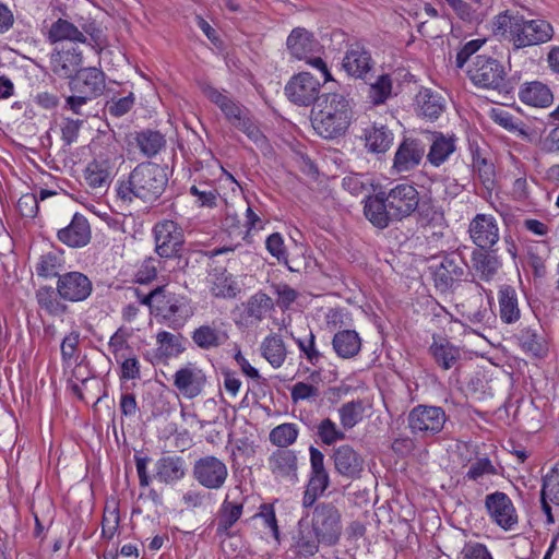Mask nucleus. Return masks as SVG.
<instances>
[{
	"instance_id": "obj_1",
	"label": "nucleus",
	"mask_w": 559,
	"mask_h": 559,
	"mask_svg": "<svg viewBox=\"0 0 559 559\" xmlns=\"http://www.w3.org/2000/svg\"><path fill=\"white\" fill-rule=\"evenodd\" d=\"M418 190L409 183H397L388 191H379L365 200L364 214L377 228L409 217L419 205Z\"/></svg>"
},
{
	"instance_id": "obj_2",
	"label": "nucleus",
	"mask_w": 559,
	"mask_h": 559,
	"mask_svg": "<svg viewBox=\"0 0 559 559\" xmlns=\"http://www.w3.org/2000/svg\"><path fill=\"white\" fill-rule=\"evenodd\" d=\"M167 182V175L158 164L144 162L136 165L126 179L117 182L116 192L124 203H131L134 199L153 202L163 194Z\"/></svg>"
},
{
	"instance_id": "obj_3",
	"label": "nucleus",
	"mask_w": 559,
	"mask_h": 559,
	"mask_svg": "<svg viewBox=\"0 0 559 559\" xmlns=\"http://www.w3.org/2000/svg\"><path fill=\"white\" fill-rule=\"evenodd\" d=\"M353 108L342 94H324L311 110V124L323 139L333 140L343 136L353 120Z\"/></svg>"
},
{
	"instance_id": "obj_4",
	"label": "nucleus",
	"mask_w": 559,
	"mask_h": 559,
	"mask_svg": "<svg viewBox=\"0 0 559 559\" xmlns=\"http://www.w3.org/2000/svg\"><path fill=\"white\" fill-rule=\"evenodd\" d=\"M469 80L478 87L509 93L511 82L504 66L497 59L485 55L476 56L467 70Z\"/></svg>"
},
{
	"instance_id": "obj_5",
	"label": "nucleus",
	"mask_w": 559,
	"mask_h": 559,
	"mask_svg": "<svg viewBox=\"0 0 559 559\" xmlns=\"http://www.w3.org/2000/svg\"><path fill=\"white\" fill-rule=\"evenodd\" d=\"M552 25L543 19L525 20L516 15L510 26V43L514 49L542 45L552 39Z\"/></svg>"
},
{
	"instance_id": "obj_6",
	"label": "nucleus",
	"mask_w": 559,
	"mask_h": 559,
	"mask_svg": "<svg viewBox=\"0 0 559 559\" xmlns=\"http://www.w3.org/2000/svg\"><path fill=\"white\" fill-rule=\"evenodd\" d=\"M312 532L323 545L333 546L342 535V513L332 502H320L314 506L311 514Z\"/></svg>"
},
{
	"instance_id": "obj_7",
	"label": "nucleus",
	"mask_w": 559,
	"mask_h": 559,
	"mask_svg": "<svg viewBox=\"0 0 559 559\" xmlns=\"http://www.w3.org/2000/svg\"><path fill=\"white\" fill-rule=\"evenodd\" d=\"M467 250L466 246L459 247L455 251L444 254L440 264L433 267L432 275L437 289L447 292L466 275L468 265L465 251Z\"/></svg>"
},
{
	"instance_id": "obj_8",
	"label": "nucleus",
	"mask_w": 559,
	"mask_h": 559,
	"mask_svg": "<svg viewBox=\"0 0 559 559\" xmlns=\"http://www.w3.org/2000/svg\"><path fill=\"white\" fill-rule=\"evenodd\" d=\"M447 421L445 412L439 406L417 405L407 416L412 433L420 438H429L442 431Z\"/></svg>"
},
{
	"instance_id": "obj_9",
	"label": "nucleus",
	"mask_w": 559,
	"mask_h": 559,
	"mask_svg": "<svg viewBox=\"0 0 559 559\" xmlns=\"http://www.w3.org/2000/svg\"><path fill=\"white\" fill-rule=\"evenodd\" d=\"M193 478L204 488L218 490L224 487L227 477V465L214 455H205L197 460L192 468Z\"/></svg>"
},
{
	"instance_id": "obj_10",
	"label": "nucleus",
	"mask_w": 559,
	"mask_h": 559,
	"mask_svg": "<svg viewBox=\"0 0 559 559\" xmlns=\"http://www.w3.org/2000/svg\"><path fill=\"white\" fill-rule=\"evenodd\" d=\"M155 251L160 258L180 255L185 237L181 227L174 221H163L154 226Z\"/></svg>"
},
{
	"instance_id": "obj_11",
	"label": "nucleus",
	"mask_w": 559,
	"mask_h": 559,
	"mask_svg": "<svg viewBox=\"0 0 559 559\" xmlns=\"http://www.w3.org/2000/svg\"><path fill=\"white\" fill-rule=\"evenodd\" d=\"M321 82L309 72L294 75L285 86L287 98L298 106H310L319 102Z\"/></svg>"
},
{
	"instance_id": "obj_12",
	"label": "nucleus",
	"mask_w": 559,
	"mask_h": 559,
	"mask_svg": "<svg viewBox=\"0 0 559 559\" xmlns=\"http://www.w3.org/2000/svg\"><path fill=\"white\" fill-rule=\"evenodd\" d=\"M485 508L492 522L504 531L514 530L519 523L516 509L506 492L495 491L487 495Z\"/></svg>"
},
{
	"instance_id": "obj_13",
	"label": "nucleus",
	"mask_w": 559,
	"mask_h": 559,
	"mask_svg": "<svg viewBox=\"0 0 559 559\" xmlns=\"http://www.w3.org/2000/svg\"><path fill=\"white\" fill-rule=\"evenodd\" d=\"M57 293L59 297L69 302L86 300L93 293V283L90 277L79 271H70L58 275Z\"/></svg>"
},
{
	"instance_id": "obj_14",
	"label": "nucleus",
	"mask_w": 559,
	"mask_h": 559,
	"mask_svg": "<svg viewBox=\"0 0 559 559\" xmlns=\"http://www.w3.org/2000/svg\"><path fill=\"white\" fill-rule=\"evenodd\" d=\"M426 146L429 145L426 155L427 162L433 167L443 165L456 151L457 138L455 134H444L439 131H421Z\"/></svg>"
},
{
	"instance_id": "obj_15",
	"label": "nucleus",
	"mask_w": 559,
	"mask_h": 559,
	"mask_svg": "<svg viewBox=\"0 0 559 559\" xmlns=\"http://www.w3.org/2000/svg\"><path fill=\"white\" fill-rule=\"evenodd\" d=\"M173 378L176 390L188 400L201 395L207 382L204 371L192 362L178 369Z\"/></svg>"
},
{
	"instance_id": "obj_16",
	"label": "nucleus",
	"mask_w": 559,
	"mask_h": 559,
	"mask_svg": "<svg viewBox=\"0 0 559 559\" xmlns=\"http://www.w3.org/2000/svg\"><path fill=\"white\" fill-rule=\"evenodd\" d=\"M72 93H79L88 99L102 95L105 90V74L96 68L80 69L69 81Z\"/></svg>"
},
{
	"instance_id": "obj_17",
	"label": "nucleus",
	"mask_w": 559,
	"mask_h": 559,
	"mask_svg": "<svg viewBox=\"0 0 559 559\" xmlns=\"http://www.w3.org/2000/svg\"><path fill=\"white\" fill-rule=\"evenodd\" d=\"M469 237L479 249H489L499 241L497 219L487 214H477L468 226Z\"/></svg>"
},
{
	"instance_id": "obj_18",
	"label": "nucleus",
	"mask_w": 559,
	"mask_h": 559,
	"mask_svg": "<svg viewBox=\"0 0 559 559\" xmlns=\"http://www.w3.org/2000/svg\"><path fill=\"white\" fill-rule=\"evenodd\" d=\"M426 152V143L421 139L406 138L399 145L393 160V168L397 173H405L417 167Z\"/></svg>"
},
{
	"instance_id": "obj_19",
	"label": "nucleus",
	"mask_w": 559,
	"mask_h": 559,
	"mask_svg": "<svg viewBox=\"0 0 559 559\" xmlns=\"http://www.w3.org/2000/svg\"><path fill=\"white\" fill-rule=\"evenodd\" d=\"M335 471L347 479H358L364 471V459L350 445L343 444L333 450Z\"/></svg>"
},
{
	"instance_id": "obj_20",
	"label": "nucleus",
	"mask_w": 559,
	"mask_h": 559,
	"mask_svg": "<svg viewBox=\"0 0 559 559\" xmlns=\"http://www.w3.org/2000/svg\"><path fill=\"white\" fill-rule=\"evenodd\" d=\"M58 240L70 248H82L91 241V227L87 218L75 213L71 222L57 233Z\"/></svg>"
},
{
	"instance_id": "obj_21",
	"label": "nucleus",
	"mask_w": 559,
	"mask_h": 559,
	"mask_svg": "<svg viewBox=\"0 0 559 559\" xmlns=\"http://www.w3.org/2000/svg\"><path fill=\"white\" fill-rule=\"evenodd\" d=\"M267 466L276 479L297 480L298 459L294 450L274 451L267 460Z\"/></svg>"
},
{
	"instance_id": "obj_22",
	"label": "nucleus",
	"mask_w": 559,
	"mask_h": 559,
	"mask_svg": "<svg viewBox=\"0 0 559 559\" xmlns=\"http://www.w3.org/2000/svg\"><path fill=\"white\" fill-rule=\"evenodd\" d=\"M370 52L358 44L352 45L343 58L342 67L348 75L357 79H366L373 68Z\"/></svg>"
},
{
	"instance_id": "obj_23",
	"label": "nucleus",
	"mask_w": 559,
	"mask_h": 559,
	"mask_svg": "<svg viewBox=\"0 0 559 559\" xmlns=\"http://www.w3.org/2000/svg\"><path fill=\"white\" fill-rule=\"evenodd\" d=\"M550 503L559 507V462L556 463L545 476H543L540 506L542 511L546 515L547 524L555 523Z\"/></svg>"
},
{
	"instance_id": "obj_24",
	"label": "nucleus",
	"mask_w": 559,
	"mask_h": 559,
	"mask_svg": "<svg viewBox=\"0 0 559 559\" xmlns=\"http://www.w3.org/2000/svg\"><path fill=\"white\" fill-rule=\"evenodd\" d=\"M82 52L76 48L55 50L50 56L51 71L59 78L69 79L80 70Z\"/></svg>"
},
{
	"instance_id": "obj_25",
	"label": "nucleus",
	"mask_w": 559,
	"mask_h": 559,
	"mask_svg": "<svg viewBox=\"0 0 559 559\" xmlns=\"http://www.w3.org/2000/svg\"><path fill=\"white\" fill-rule=\"evenodd\" d=\"M287 49L292 57L304 60L319 51L320 45L313 35L305 28L297 27L287 37Z\"/></svg>"
},
{
	"instance_id": "obj_26",
	"label": "nucleus",
	"mask_w": 559,
	"mask_h": 559,
	"mask_svg": "<svg viewBox=\"0 0 559 559\" xmlns=\"http://www.w3.org/2000/svg\"><path fill=\"white\" fill-rule=\"evenodd\" d=\"M520 100L532 107L546 108L554 102L551 90L539 81L526 82L521 85L519 91Z\"/></svg>"
},
{
	"instance_id": "obj_27",
	"label": "nucleus",
	"mask_w": 559,
	"mask_h": 559,
	"mask_svg": "<svg viewBox=\"0 0 559 559\" xmlns=\"http://www.w3.org/2000/svg\"><path fill=\"white\" fill-rule=\"evenodd\" d=\"M216 322L202 324L192 332L193 343L203 350L217 348L226 343L228 334Z\"/></svg>"
},
{
	"instance_id": "obj_28",
	"label": "nucleus",
	"mask_w": 559,
	"mask_h": 559,
	"mask_svg": "<svg viewBox=\"0 0 559 559\" xmlns=\"http://www.w3.org/2000/svg\"><path fill=\"white\" fill-rule=\"evenodd\" d=\"M499 316L502 322L511 324L521 317L519 298L515 288L511 285H501L498 290Z\"/></svg>"
},
{
	"instance_id": "obj_29",
	"label": "nucleus",
	"mask_w": 559,
	"mask_h": 559,
	"mask_svg": "<svg viewBox=\"0 0 559 559\" xmlns=\"http://www.w3.org/2000/svg\"><path fill=\"white\" fill-rule=\"evenodd\" d=\"M242 511L243 502L229 501L227 496L217 512L216 535L230 536V528L240 519Z\"/></svg>"
},
{
	"instance_id": "obj_30",
	"label": "nucleus",
	"mask_w": 559,
	"mask_h": 559,
	"mask_svg": "<svg viewBox=\"0 0 559 559\" xmlns=\"http://www.w3.org/2000/svg\"><path fill=\"white\" fill-rule=\"evenodd\" d=\"M485 249H474L472 252V269L477 273L480 280L489 282L501 267L499 258Z\"/></svg>"
},
{
	"instance_id": "obj_31",
	"label": "nucleus",
	"mask_w": 559,
	"mask_h": 559,
	"mask_svg": "<svg viewBox=\"0 0 559 559\" xmlns=\"http://www.w3.org/2000/svg\"><path fill=\"white\" fill-rule=\"evenodd\" d=\"M522 350L532 357L544 358L548 354V345L542 333L532 328H523L518 334Z\"/></svg>"
},
{
	"instance_id": "obj_32",
	"label": "nucleus",
	"mask_w": 559,
	"mask_h": 559,
	"mask_svg": "<svg viewBox=\"0 0 559 559\" xmlns=\"http://www.w3.org/2000/svg\"><path fill=\"white\" fill-rule=\"evenodd\" d=\"M333 349L341 358L355 357L361 348V340L355 330H342L332 340Z\"/></svg>"
},
{
	"instance_id": "obj_33",
	"label": "nucleus",
	"mask_w": 559,
	"mask_h": 559,
	"mask_svg": "<svg viewBox=\"0 0 559 559\" xmlns=\"http://www.w3.org/2000/svg\"><path fill=\"white\" fill-rule=\"evenodd\" d=\"M261 354L273 368L283 366L287 349L283 337L280 334L272 333L261 343Z\"/></svg>"
},
{
	"instance_id": "obj_34",
	"label": "nucleus",
	"mask_w": 559,
	"mask_h": 559,
	"mask_svg": "<svg viewBox=\"0 0 559 559\" xmlns=\"http://www.w3.org/2000/svg\"><path fill=\"white\" fill-rule=\"evenodd\" d=\"M416 102L419 114L429 120L438 119L445 108L443 97L429 88L421 90L416 96Z\"/></svg>"
},
{
	"instance_id": "obj_35",
	"label": "nucleus",
	"mask_w": 559,
	"mask_h": 559,
	"mask_svg": "<svg viewBox=\"0 0 559 559\" xmlns=\"http://www.w3.org/2000/svg\"><path fill=\"white\" fill-rule=\"evenodd\" d=\"M429 352L433 357L436 364L444 370L451 369L460 358V350L445 338L437 340L433 336V342L429 347Z\"/></svg>"
},
{
	"instance_id": "obj_36",
	"label": "nucleus",
	"mask_w": 559,
	"mask_h": 559,
	"mask_svg": "<svg viewBox=\"0 0 559 559\" xmlns=\"http://www.w3.org/2000/svg\"><path fill=\"white\" fill-rule=\"evenodd\" d=\"M155 477L165 484L180 480L185 476L183 461L179 456H163L155 465Z\"/></svg>"
},
{
	"instance_id": "obj_37",
	"label": "nucleus",
	"mask_w": 559,
	"mask_h": 559,
	"mask_svg": "<svg viewBox=\"0 0 559 559\" xmlns=\"http://www.w3.org/2000/svg\"><path fill=\"white\" fill-rule=\"evenodd\" d=\"M393 143V133L383 124H373L365 130V145L371 153H384Z\"/></svg>"
},
{
	"instance_id": "obj_38",
	"label": "nucleus",
	"mask_w": 559,
	"mask_h": 559,
	"mask_svg": "<svg viewBox=\"0 0 559 559\" xmlns=\"http://www.w3.org/2000/svg\"><path fill=\"white\" fill-rule=\"evenodd\" d=\"M211 293L217 298H234L239 288L231 274L226 270L215 269L210 275Z\"/></svg>"
},
{
	"instance_id": "obj_39",
	"label": "nucleus",
	"mask_w": 559,
	"mask_h": 559,
	"mask_svg": "<svg viewBox=\"0 0 559 559\" xmlns=\"http://www.w3.org/2000/svg\"><path fill=\"white\" fill-rule=\"evenodd\" d=\"M48 39L52 44L64 40L85 43L86 36L73 23L58 19L49 28Z\"/></svg>"
},
{
	"instance_id": "obj_40",
	"label": "nucleus",
	"mask_w": 559,
	"mask_h": 559,
	"mask_svg": "<svg viewBox=\"0 0 559 559\" xmlns=\"http://www.w3.org/2000/svg\"><path fill=\"white\" fill-rule=\"evenodd\" d=\"M309 451L311 472L308 485L325 491L330 486V476L324 466V455L314 447H310Z\"/></svg>"
},
{
	"instance_id": "obj_41",
	"label": "nucleus",
	"mask_w": 559,
	"mask_h": 559,
	"mask_svg": "<svg viewBox=\"0 0 559 559\" xmlns=\"http://www.w3.org/2000/svg\"><path fill=\"white\" fill-rule=\"evenodd\" d=\"M134 140L141 153L146 157L157 155L166 145L165 136L159 131L151 129L136 132Z\"/></svg>"
},
{
	"instance_id": "obj_42",
	"label": "nucleus",
	"mask_w": 559,
	"mask_h": 559,
	"mask_svg": "<svg viewBox=\"0 0 559 559\" xmlns=\"http://www.w3.org/2000/svg\"><path fill=\"white\" fill-rule=\"evenodd\" d=\"M36 300L40 309L50 316H61L66 313L67 306L61 302L57 288L51 286H41L36 290Z\"/></svg>"
},
{
	"instance_id": "obj_43",
	"label": "nucleus",
	"mask_w": 559,
	"mask_h": 559,
	"mask_svg": "<svg viewBox=\"0 0 559 559\" xmlns=\"http://www.w3.org/2000/svg\"><path fill=\"white\" fill-rule=\"evenodd\" d=\"M322 544L319 537L311 531L302 530V521L299 522V530L294 537L293 548L300 557L313 556L319 550V545Z\"/></svg>"
},
{
	"instance_id": "obj_44",
	"label": "nucleus",
	"mask_w": 559,
	"mask_h": 559,
	"mask_svg": "<svg viewBox=\"0 0 559 559\" xmlns=\"http://www.w3.org/2000/svg\"><path fill=\"white\" fill-rule=\"evenodd\" d=\"M85 180L93 190H106L111 182V174L105 164L93 162L86 167Z\"/></svg>"
},
{
	"instance_id": "obj_45",
	"label": "nucleus",
	"mask_w": 559,
	"mask_h": 559,
	"mask_svg": "<svg viewBox=\"0 0 559 559\" xmlns=\"http://www.w3.org/2000/svg\"><path fill=\"white\" fill-rule=\"evenodd\" d=\"M365 412L364 402L361 400H354L344 403L338 408L340 421L345 430L354 428L362 420Z\"/></svg>"
},
{
	"instance_id": "obj_46",
	"label": "nucleus",
	"mask_w": 559,
	"mask_h": 559,
	"mask_svg": "<svg viewBox=\"0 0 559 559\" xmlns=\"http://www.w3.org/2000/svg\"><path fill=\"white\" fill-rule=\"evenodd\" d=\"M299 430L293 423H285L276 426L270 432V441L280 449H287L296 442Z\"/></svg>"
},
{
	"instance_id": "obj_47",
	"label": "nucleus",
	"mask_w": 559,
	"mask_h": 559,
	"mask_svg": "<svg viewBox=\"0 0 559 559\" xmlns=\"http://www.w3.org/2000/svg\"><path fill=\"white\" fill-rule=\"evenodd\" d=\"M162 312L166 320L173 322L186 321L192 314L189 302L185 298L168 299Z\"/></svg>"
},
{
	"instance_id": "obj_48",
	"label": "nucleus",
	"mask_w": 559,
	"mask_h": 559,
	"mask_svg": "<svg viewBox=\"0 0 559 559\" xmlns=\"http://www.w3.org/2000/svg\"><path fill=\"white\" fill-rule=\"evenodd\" d=\"M190 194L195 197V203L199 206H216L218 192L210 182L202 181L190 187Z\"/></svg>"
},
{
	"instance_id": "obj_49",
	"label": "nucleus",
	"mask_w": 559,
	"mask_h": 559,
	"mask_svg": "<svg viewBox=\"0 0 559 559\" xmlns=\"http://www.w3.org/2000/svg\"><path fill=\"white\" fill-rule=\"evenodd\" d=\"M62 264V259L55 252H47L39 257L36 265V272L39 277L49 278L58 277V269Z\"/></svg>"
},
{
	"instance_id": "obj_50",
	"label": "nucleus",
	"mask_w": 559,
	"mask_h": 559,
	"mask_svg": "<svg viewBox=\"0 0 559 559\" xmlns=\"http://www.w3.org/2000/svg\"><path fill=\"white\" fill-rule=\"evenodd\" d=\"M158 350L167 357L177 356L182 352L181 335L162 331L156 335Z\"/></svg>"
},
{
	"instance_id": "obj_51",
	"label": "nucleus",
	"mask_w": 559,
	"mask_h": 559,
	"mask_svg": "<svg viewBox=\"0 0 559 559\" xmlns=\"http://www.w3.org/2000/svg\"><path fill=\"white\" fill-rule=\"evenodd\" d=\"M317 435L322 443L326 445H332L336 441H342L346 438L345 432L338 429L336 424L330 418H324L319 423Z\"/></svg>"
},
{
	"instance_id": "obj_52",
	"label": "nucleus",
	"mask_w": 559,
	"mask_h": 559,
	"mask_svg": "<svg viewBox=\"0 0 559 559\" xmlns=\"http://www.w3.org/2000/svg\"><path fill=\"white\" fill-rule=\"evenodd\" d=\"M392 81L388 74L378 76L369 86V98L374 105L383 104L391 95Z\"/></svg>"
},
{
	"instance_id": "obj_53",
	"label": "nucleus",
	"mask_w": 559,
	"mask_h": 559,
	"mask_svg": "<svg viewBox=\"0 0 559 559\" xmlns=\"http://www.w3.org/2000/svg\"><path fill=\"white\" fill-rule=\"evenodd\" d=\"M271 298L265 294L253 295L247 304V314L250 318L261 320L271 309Z\"/></svg>"
},
{
	"instance_id": "obj_54",
	"label": "nucleus",
	"mask_w": 559,
	"mask_h": 559,
	"mask_svg": "<svg viewBox=\"0 0 559 559\" xmlns=\"http://www.w3.org/2000/svg\"><path fill=\"white\" fill-rule=\"evenodd\" d=\"M498 471L488 457H478L473 462L466 473V477L471 480H477L484 475H497Z\"/></svg>"
},
{
	"instance_id": "obj_55",
	"label": "nucleus",
	"mask_w": 559,
	"mask_h": 559,
	"mask_svg": "<svg viewBox=\"0 0 559 559\" xmlns=\"http://www.w3.org/2000/svg\"><path fill=\"white\" fill-rule=\"evenodd\" d=\"M130 336V333L124 328H119L110 337L108 342V347L111 354L114 355L117 362L120 361L121 358H123V354L121 352L123 349H130V346L128 344V338Z\"/></svg>"
},
{
	"instance_id": "obj_56",
	"label": "nucleus",
	"mask_w": 559,
	"mask_h": 559,
	"mask_svg": "<svg viewBox=\"0 0 559 559\" xmlns=\"http://www.w3.org/2000/svg\"><path fill=\"white\" fill-rule=\"evenodd\" d=\"M474 168L484 187L491 190L495 185V168L485 158L477 157L474 159Z\"/></svg>"
},
{
	"instance_id": "obj_57",
	"label": "nucleus",
	"mask_w": 559,
	"mask_h": 559,
	"mask_svg": "<svg viewBox=\"0 0 559 559\" xmlns=\"http://www.w3.org/2000/svg\"><path fill=\"white\" fill-rule=\"evenodd\" d=\"M234 127L242 131L255 144H263L265 142V136L252 120L249 112Z\"/></svg>"
},
{
	"instance_id": "obj_58",
	"label": "nucleus",
	"mask_w": 559,
	"mask_h": 559,
	"mask_svg": "<svg viewBox=\"0 0 559 559\" xmlns=\"http://www.w3.org/2000/svg\"><path fill=\"white\" fill-rule=\"evenodd\" d=\"M80 344V333L72 331L66 335L61 342V357L64 364H69L78 354Z\"/></svg>"
},
{
	"instance_id": "obj_59",
	"label": "nucleus",
	"mask_w": 559,
	"mask_h": 559,
	"mask_svg": "<svg viewBox=\"0 0 559 559\" xmlns=\"http://www.w3.org/2000/svg\"><path fill=\"white\" fill-rule=\"evenodd\" d=\"M295 341L300 352L305 354L307 360L311 365L316 366L320 361L322 355L316 347L314 334L310 331L306 340L295 338Z\"/></svg>"
},
{
	"instance_id": "obj_60",
	"label": "nucleus",
	"mask_w": 559,
	"mask_h": 559,
	"mask_svg": "<svg viewBox=\"0 0 559 559\" xmlns=\"http://www.w3.org/2000/svg\"><path fill=\"white\" fill-rule=\"evenodd\" d=\"M266 250L271 255L277 259L280 262L287 264V251L284 245V239L280 233L271 234L265 241Z\"/></svg>"
},
{
	"instance_id": "obj_61",
	"label": "nucleus",
	"mask_w": 559,
	"mask_h": 559,
	"mask_svg": "<svg viewBox=\"0 0 559 559\" xmlns=\"http://www.w3.org/2000/svg\"><path fill=\"white\" fill-rule=\"evenodd\" d=\"M120 380H139L141 378V365L139 359L124 357L120 359Z\"/></svg>"
},
{
	"instance_id": "obj_62",
	"label": "nucleus",
	"mask_w": 559,
	"mask_h": 559,
	"mask_svg": "<svg viewBox=\"0 0 559 559\" xmlns=\"http://www.w3.org/2000/svg\"><path fill=\"white\" fill-rule=\"evenodd\" d=\"M459 559H492V557L484 544L468 542L463 546Z\"/></svg>"
},
{
	"instance_id": "obj_63",
	"label": "nucleus",
	"mask_w": 559,
	"mask_h": 559,
	"mask_svg": "<svg viewBox=\"0 0 559 559\" xmlns=\"http://www.w3.org/2000/svg\"><path fill=\"white\" fill-rule=\"evenodd\" d=\"M320 394L319 389L306 382H297L290 389V397L294 403L305 400L318 397Z\"/></svg>"
},
{
	"instance_id": "obj_64",
	"label": "nucleus",
	"mask_w": 559,
	"mask_h": 559,
	"mask_svg": "<svg viewBox=\"0 0 559 559\" xmlns=\"http://www.w3.org/2000/svg\"><path fill=\"white\" fill-rule=\"evenodd\" d=\"M219 109L224 114L225 118L231 123V126H235L242 119V117L249 112L246 107L239 105L230 98L225 104H223Z\"/></svg>"
}]
</instances>
